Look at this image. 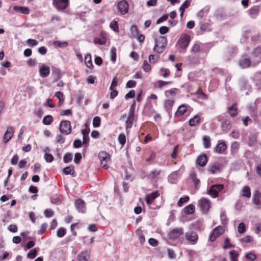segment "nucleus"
Returning a JSON list of instances; mask_svg holds the SVG:
<instances>
[{
	"label": "nucleus",
	"mask_w": 261,
	"mask_h": 261,
	"mask_svg": "<svg viewBox=\"0 0 261 261\" xmlns=\"http://www.w3.org/2000/svg\"><path fill=\"white\" fill-rule=\"evenodd\" d=\"M111 54V61L113 63H115L116 60V48L115 47H112L110 51Z\"/></svg>",
	"instance_id": "49530a36"
},
{
	"label": "nucleus",
	"mask_w": 261,
	"mask_h": 261,
	"mask_svg": "<svg viewBox=\"0 0 261 261\" xmlns=\"http://www.w3.org/2000/svg\"><path fill=\"white\" fill-rule=\"evenodd\" d=\"M85 62L87 67L91 69L93 67V64L91 60V56L90 54H87L85 57Z\"/></svg>",
	"instance_id": "473e14b6"
},
{
	"label": "nucleus",
	"mask_w": 261,
	"mask_h": 261,
	"mask_svg": "<svg viewBox=\"0 0 261 261\" xmlns=\"http://www.w3.org/2000/svg\"><path fill=\"white\" fill-rule=\"evenodd\" d=\"M159 196L160 193L158 191H155L147 195L146 196V202L147 204L149 205L150 208L155 209V207L152 205V202Z\"/></svg>",
	"instance_id": "9b49d317"
},
{
	"label": "nucleus",
	"mask_w": 261,
	"mask_h": 261,
	"mask_svg": "<svg viewBox=\"0 0 261 261\" xmlns=\"http://www.w3.org/2000/svg\"><path fill=\"white\" fill-rule=\"evenodd\" d=\"M66 230L63 227L60 228L57 232V236L59 238L63 237L66 234Z\"/></svg>",
	"instance_id": "13d9d810"
},
{
	"label": "nucleus",
	"mask_w": 261,
	"mask_h": 261,
	"mask_svg": "<svg viewBox=\"0 0 261 261\" xmlns=\"http://www.w3.org/2000/svg\"><path fill=\"white\" fill-rule=\"evenodd\" d=\"M228 112L231 117H234L237 114V106L233 104L228 108Z\"/></svg>",
	"instance_id": "2f4dec72"
},
{
	"label": "nucleus",
	"mask_w": 261,
	"mask_h": 261,
	"mask_svg": "<svg viewBox=\"0 0 261 261\" xmlns=\"http://www.w3.org/2000/svg\"><path fill=\"white\" fill-rule=\"evenodd\" d=\"M75 206L79 212L84 213L86 212V207L85 203L82 199H77L75 201Z\"/></svg>",
	"instance_id": "4468645a"
},
{
	"label": "nucleus",
	"mask_w": 261,
	"mask_h": 261,
	"mask_svg": "<svg viewBox=\"0 0 261 261\" xmlns=\"http://www.w3.org/2000/svg\"><path fill=\"white\" fill-rule=\"evenodd\" d=\"M238 231L240 233H243L246 231V226L244 223H240L238 227Z\"/></svg>",
	"instance_id": "e2e57ef3"
},
{
	"label": "nucleus",
	"mask_w": 261,
	"mask_h": 261,
	"mask_svg": "<svg viewBox=\"0 0 261 261\" xmlns=\"http://www.w3.org/2000/svg\"><path fill=\"white\" fill-rule=\"evenodd\" d=\"M200 117L199 115H195L193 118L189 121V124L191 126H195L200 123Z\"/></svg>",
	"instance_id": "393cba45"
},
{
	"label": "nucleus",
	"mask_w": 261,
	"mask_h": 261,
	"mask_svg": "<svg viewBox=\"0 0 261 261\" xmlns=\"http://www.w3.org/2000/svg\"><path fill=\"white\" fill-rule=\"evenodd\" d=\"M160 74L164 77H167L170 74V71L168 69L162 68L160 69Z\"/></svg>",
	"instance_id": "69168bd1"
},
{
	"label": "nucleus",
	"mask_w": 261,
	"mask_h": 261,
	"mask_svg": "<svg viewBox=\"0 0 261 261\" xmlns=\"http://www.w3.org/2000/svg\"><path fill=\"white\" fill-rule=\"evenodd\" d=\"M149 62L151 64H154L158 62L160 56L159 55H150L149 56Z\"/></svg>",
	"instance_id": "de8ad7c7"
},
{
	"label": "nucleus",
	"mask_w": 261,
	"mask_h": 261,
	"mask_svg": "<svg viewBox=\"0 0 261 261\" xmlns=\"http://www.w3.org/2000/svg\"><path fill=\"white\" fill-rule=\"evenodd\" d=\"M14 10L23 14H28L30 13V9L27 7H21L15 6L13 7Z\"/></svg>",
	"instance_id": "412c9836"
},
{
	"label": "nucleus",
	"mask_w": 261,
	"mask_h": 261,
	"mask_svg": "<svg viewBox=\"0 0 261 261\" xmlns=\"http://www.w3.org/2000/svg\"><path fill=\"white\" fill-rule=\"evenodd\" d=\"M259 12V9L257 6L252 7L247 11L248 15L253 18H255L257 17Z\"/></svg>",
	"instance_id": "6ab92c4d"
},
{
	"label": "nucleus",
	"mask_w": 261,
	"mask_h": 261,
	"mask_svg": "<svg viewBox=\"0 0 261 261\" xmlns=\"http://www.w3.org/2000/svg\"><path fill=\"white\" fill-rule=\"evenodd\" d=\"M171 83V82H165L162 80H159L154 84V86L156 87H158L159 88L161 89L163 86L168 84H170Z\"/></svg>",
	"instance_id": "a18cd8bd"
},
{
	"label": "nucleus",
	"mask_w": 261,
	"mask_h": 261,
	"mask_svg": "<svg viewBox=\"0 0 261 261\" xmlns=\"http://www.w3.org/2000/svg\"><path fill=\"white\" fill-rule=\"evenodd\" d=\"M224 188L222 184L214 185L210 187L207 190V193L213 198H216L218 196L219 193Z\"/></svg>",
	"instance_id": "39448f33"
},
{
	"label": "nucleus",
	"mask_w": 261,
	"mask_h": 261,
	"mask_svg": "<svg viewBox=\"0 0 261 261\" xmlns=\"http://www.w3.org/2000/svg\"><path fill=\"white\" fill-rule=\"evenodd\" d=\"M72 159V154L70 153H66L63 156V161L64 163H68Z\"/></svg>",
	"instance_id": "bf43d9fd"
},
{
	"label": "nucleus",
	"mask_w": 261,
	"mask_h": 261,
	"mask_svg": "<svg viewBox=\"0 0 261 261\" xmlns=\"http://www.w3.org/2000/svg\"><path fill=\"white\" fill-rule=\"evenodd\" d=\"M242 196L246 198H250L251 196L250 189L248 186H245L242 189Z\"/></svg>",
	"instance_id": "4c0bfd02"
},
{
	"label": "nucleus",
	"mask_w": 261,
	"mask_h": 261,
	"mask_svg": "<svg viewBox=\"0 0 261 261\" xmlns=\"http://www.w3.org/2000/svg\"><path fill=\"white\" fill-rule=\"evenodd\" d=\"M250 35H251V30H247L244 31L240 38V43L242 44H246L248 39L250 37Z\"/></svg>",
	"instance_id": "2eb2a0df"
},
{
	"label": "nucleus",
	"mask_w": 261,
	"mask_h": 261,
	"mask_svg": "<svg viewBox=\"0 0 261 261\" xmlns=\"http://www.w3.org/2000/svg\"><path fill=\"white\" fill-rule=\"evenodd\" d=\"M37 254V250L36 249L31 250L28 253L27 256L30 259H34L35 258Z\"/></svg>",
	"instance_id": "864d4df0"
},
{
	"label": "nucleus",
	"mask_w": 261,
	"mask_h": 261,
	"mask_svg": "<svg viewBox=\"0 0 261 261\" xmlns=\"http://www.w3.org/2000/svg\"><path fill=\"white\" fill-rule=\"evenodd\" d=\"M135 120V114L128 113L127 119L125 121L126 129L130 128L133 126V122Z\"/></svg>",
	"instance_id": "aec40b11"
},
{
	"label": "nucleus",
	"mask_w": 261,
	"mask_h": 261,
	"mask_svg": "<svg viewBox=\"0 0 261 261\" xmlns=\"http://www.w3.org/2000/svg\"><path fill=\"white\" fill-rule=\"evenodd\" d=\"M60 132L65 135H68L71 132V123L68 120L61 121L59 128Z\"/></svg>",
	"instance_id": "0eeeda50"
},
{
	"label": "nucleus",
	"mask_w": 261,
	"mask_h": 261,
	"mask_svg": "<svg viewBox=\"0 0 261 261\" xmlns=\"http://www.w3.org/2000/svg\"><path fill=\"white\" fill-rule=\"evenodd\" d=\"M187 106L185 105H181V106H180L178 107L177 111L175 113V115L177 116H182L184 114H185V113L187 112Z\"/></svg>",
	"instance_id": "cd10ccee"
},
{
	"label": "nucleus",
	"mask_w": 261,
	"mask_h": 261,
	"mask_svg": "<svg viewBox=\"0 0 261 261\" xmlns=\"http://www.w3.org/2000/svg\"><path fill=\"white\" fill-rule=\"evenodd\" d=\"M183 233V228L179 227L173 229L169 232L168 235L170 239L175 240L179 238Z\"/></svg>",
	"instance_id": "9d476101"
},
{
	"label": "nucleus",
	"mask_w": 261,
	"mask_h": 261,
	"mask_svg": "<svg viewBox=\"0 0 261 261\" xmlns=\"http://www.w3.org/2000/svg\"><path fill=\"white\" fill-rule=\"evenodd\" d=\"M98 157L100 162L103 161H110V155L105 151H100L99 153Z\"/></svg>",
	"instance_id": "c85d7f7f"
},
{
	"label": "nucleus",
	"mask_w": 261,
	"mask_h": 261,
	"mask_svg": "<svg viewBox=\"0 0 261 261\" xmlns=\"http://www.w3.org/2000/svg\"><path fill=\"white\" fill-rule=\"evenodd\" d=\"M118 141L119 143L122 145H124L126 142L125 136L123 134H121L118 136Z\"/></svg>",
	"instance_id": "338daca9"
},
{
	"label": "nucleus",
	"mask_w": 261,
	"mask_h": 261,
	"mask_svg": "<svg viewBox=\"0 0 261 261\" xmlns=\"http://www.w3.org/2000/svg\"><path fill=\"white\" fill-rule=\"evenodd\" d=\"M240 147V144L238 142L235 141L232 143L230 146L231 153L233 154L237 153Z\"/></svg>",
	"instance_id": "72a5a7b5"
},
{
	"label": "nucleus",
	"mask_w": 261,
	"mask_h": 261,
	"mask_svg": "<svg viewBox=\"0 0 261 261\" xmlns=\"http://www.w3.org/2000/svg\"><path fill=\"white\" fill-rule=\"evenodd\" d=\"M252 60L255 66L261 62V46L255 47L251 52Z\"/></svg>",
	"instance_id": "423d86ee"
},
{
	"label": "nucleus",
	"mask_w": 261,
	"mask_h": 261,
	"mask_svg": "<svg viewBox=\"0 0 261 261\" xmlns=\"http://www.w3.org/2000/svg\"><path fill=\"white\" fill-rule=\"evenodd\" d=\"M117 8L121 14L123 15L127 13L128 10L127 2L125 0L120 1L117 4Z\"/></svg>",
	"instance_id": "ddd939ff"
},
{
	"label": "nucleus",
	"mask_w": 261,
	"mask_h": 261,
	"mask_svg": "<svg viewBox=\"0 0 261 261\" xmlns=\"http://www.w3.org/2000/svg\"><path fill=\"white\" fill-rule=\"evenodd\" d=\"M178 178V172L175 171L171 173L168 176V181L172 184L176 183Z\"/></svg>",
	"instance_id": "bb28decb"
},
{
	"label": "nucleus",
	"mask_w": 261,
	"mask_h": 261,
	"mask_svg": "<svg viewBox=\"0 0 261 261\" xmlns=\"http://www.w3.org/2000/svg\"><path fill=\"white\" fill-rule=\"evenodd\" d=\"M53 44L60 48H65L67 46L68 42L67 41H54Z\"/></svg>",
	"instance_id": "c03bdc74"
},
{
	"label": "nucleus",
	"mask_w": 261,
	"mask_h": 261,
	"mask_svg": "<svg viewBox=\"0 0 261 261\" xmlns=\"http://www.w3.org/2000/svg\"><path fill=\"white\" fill-rule=\"evenodd\" d=\"M44 159L48 163H51L54 160V156L51 154L45 153L44 154Z\"/></svg>",
	"instance_id": "774afa93"
},
{
	"label": "nucleus",
	"mask_w": 261,
	"mask_h": 261,
	"mask_svg": "<svg viewBox=\"0 0 261 261\" xmlns=\"http://www.w3.org/2000/svg\"><path fill=\"white\" fill-rule=\"evenodd\" d=\"M53 121V117L51 115H47L44 117L43 123L45 125H49L52 123Z\"/></svg>",
	"instance_id": "8fccbe9b"
},
{
	"label": "nucleus",
	"mask_w": 261,
	"mask_h": 261,
	"mask_svg": "<svg viewBox=\"0 0 261 261\" xmlns=\"http://www.w3.org/2000/svg\"><path fill=\"white\" fill-rule=\"evenodd\" d=\"M220 171V166L218 165L214 164L211 166L210 168V171L212 174L219 172Z\"/></svg>",
	"instance_id": "09e8293b"
},
{
	"label": "nucleus",
	"mask_w": 261,
	"mask_h": 261,
	"mask_svg": "<svg viewBox=\"0 0 261 261\" xmlns=\"http://www.w3.org/2000/svg\"><path fill=\"white\" fill-rule=\"evenodd\" d=\"M227 146L225 143L222 141H219V142L215 147V150L216 152L222 154L226 150Z\"/></svg>",
	"instance_id": "f3484780"
},
{
	"label": "nucleus",
	"mask_w": 261,
	"mask_h": 261,
	"mask_svg": "<svg viewBox=\"0 0 261 261\" xmlns=\"http://www.w3.org/2000/svg\"><path fill=\"white\" fill-rule=\"evenodd\" d=\"M231 261H238L239 254L236 250H231L230 252Z\"/></svg>",
	"instance_id": "3c124183"
},
{
	"label": "nucleus",
	"mask_w": 261,
	"mask_h": 261,
	"mask_svg": "<svg viewBox=\"0 0 261 261\" xmlns=\"http://www.w3.org/2000/svg\"><path fill=\"white\" fill-rule=\"evenodd\" d=\"M83 136L88 135L90 132V128L87 123H85L81 130Z\"/></svg>",
	"instance_id": "052dcab7"
},
{
	"label": "nucleus",
	"mask_w": 261,
	"mask_h": 261,
	"mask_svg": "<svg viewBox=\"0 0 261 261\" xmlns=\"http://www.w3.org/2000/svg\"><path fill=\"white\" fill-rule=\"evenodd\" d=\"M197 94L198 95V97L199 98L202 99H206L207 98V96L203 93L201 89H198L197 91Z\"/></svg>",
	"instance_id": "0e129e2a"
},
{
	"label": "nucleus",
	"mask_w": 261,
	"mask_h": 261,
	"mask_svg": "<svg viewBox=\"0 0 261 261\" xmlns=\"http://www.w3.org/2000/svg\"><path fill=\"white\" fill-rule=\"evenodd\" d=\"M161 172L160 170L154 169L148 174V177L150 179H154L160 174Z\"/></svg>",
	"instance_id": "e433bc0d"
},
{
	"label": "nucleus",
	"mask_w": 261,
	"mask_h": 261,
	"mask_svg": "<svg viewBox=\"0 0 261 261\" xmlns=\"http://www.w3.org/2000/svg\"><path fill=\"white\" fill-rule=\"evenodd\" d=\"M50 73V68L46 65H42L39 69V74L42 77H47Z\"/></svg>",
	"instance_id": "a211bd4d"
},
{
	"label": "nucleus",
	"mask_w": 261,
	"mask_h": 261,
	"mask_svg": "<svg viewBox=\"0 0 261 261\" xmlns=\"http://www.w3.org/2000/svg\"><path fill=\"white\" fill-rule=\"evenodd\" d=\"M9 255V253L5 251L4 246L3 245H0V260H4Z\"/></svg>",
	"instance_id": "7c9ffc66"
},
{
	"label": "nucleus",
	"mask_w": 261,
	"mask_h": 261,
	"mask_svg": "<svg viewBox=\"0 0 261 261\" xmlns=\"http://www.w3.org/2000/svg\"><path fill=\"white\" fill-rule=\"evenodd\" d=\"M160 39L161 40V41L162 42V45H159V43L156 41L153 47V50L159 54L162 53L164 51L167 44V40L165 37H161Z\"/></svg>",
	"instance_id": "1a4fd4ad"
},
{
	"label": "nucleus",
	"mask_w": 261,
	"mask_h": 261,
	"mask_svg": "<svg viewBox=\"0 0 261 261\" xmlns=\"http://www.w3.org/2000/svg\"><path fill=\"white\" fill-rule=\"evenodd\" d=\"M221 127L223 131L228 132L231 128V125L229 121L225 120L222 122Z\"/></svg>",
	"instance_id": "a19ab883"
},
{
	"label": "nucleus",
	"mask_w": 261,
	"mask_h": 261,
	"mask_svg": "<svg viewBox=\"0 0 261 261\" xmlns=\"http://www.w3.org/2000/svg\"><path fill=\"white\" fill-rule=\"evenodd\" d=\"M253 81L258 88L261 87V71L256 72L253 76Z\"/></svg>",
	"instance_id": "4be33fe9"
},
{
	"label": "nucleus",
	"mask_w": 261,
	"mask_h": 261,
	"mask_svg": "<svg viewBox=\"0 0 261 261\" xmlns=\"http://www.w3.org/2000/svg\"><path fill=\"white\" fill-rule=\"evenodd\" d=\"M184 211L186 214H192L195 212V206L193 204H189L184 208Z\"/></svg>",
	"instance_id": "c9c22d12"
},
{
	"label": "nucleus",
	"mask_w": 261,
	"mask_h": 261,
	"mask_svg": "<svg viewBox=\"0 0 261 261\" xmlns=\"http://www.w3.org/2000/svg\"><path fill=\"white\" fill-rule=\"evenodd\" d=\"M207 162V156L203 154L199 156L197 160V163L200 166H204Z\"/></svg>",
	"instance_id": "a878e982"
},
{
	"label": "nucleus",
	"mask_w": 261,
	"mask_h": 261,
	"mask_svg": "<svg viewBox=\"0 0 261 261\" xmlns=\"http://www.w3.org/2000/svg\"><path fill=\"white\" fill-rule=\"evenodd\" d=\"M55 95L59 99V105L61 106L65 99L63 93L62 92L58 91L55 93Z\"/></svg>",
	"instance_id": "79ce46f5"
},
{
	"label": "nucleus",
	"mask_w": 261,
	"mask_h": 261,
	"mask_svg": "<svg viewBox=\"0 0 261 261\" xmlns=\"http://www.w3.org/2000/svg\"><path fill=\"white\" fill-rule=\"evenodd\" d=\"M186 240L188 243L190 245H195L197 244L198 240V235L194 231H189L185 234Z\"/></svg>",
	"instance_id": "20e7f679"
},
{
	"label": "nucleus",
	"mask_w": 261,
	"mask_h": 261,
	"mask_svg": "<svg viewBox=\"0 0 261 261\" xmlns=\"http://www.w3.org/2000/svg\"><path fill=\"white\" fill-rule=\"evenodd\" d=\"M142 68L146 72L150 71L151 69L150 65L146 60L143 62Z\"/></svg>",
	"instance_id": "6e6d98bb"
},
{
	"label": "nucleus",
	"mask_w": 261,
	"mask_h": 261,
	"mask_svg": "<svg viewBox=\"0 0 261 261\" xmlns=\"http://www.w3.org/2000/svg\"><path fill=\"white\" fill-rule=\"evenodd\" d=\"M190 42V37L188 34H182L179 38L176 46L179 49L185 50L188 46Z\"/></svg>",
	"instance_id": "f03ea898"
},
{
	"label": "nucleus",
	"mask_w": 261,
	"mask_h": 261,
	"mask_svg": "<svg viewBox=\"0 0 261 261\" xmlns=\"http://www.w3.org/2000/svg\"><path fill=\"white\" fill-rule=\"evenodd\" d=\"M224 232V229L222 226H218L216 227L210 236V240L211 242H214L217 237L222 234Z\"/></svg>",
	"instance_id": "f8f14e48"
},
{
	"label": "nucleus",
	"mask_w": 261,
	"mask_h": 261,
	"mask_svg": "<svg viewBox=\"0 0 261 261\" xmlns=\"http://www.w3.org/2000/svg\"><path fill=\"white\" fill-rule=\"evenodd\" d=\"M253 201L255 204L261 206V193L256 191L253 195Z\"/></svg>",
	"instance_id": "b1692460"
},
{
	"label": "nucleus",
	"mask_w": 261,
	"mask_h": 261,
	"mask_svg": "<svg viewBox=\"0 0 261 261\" xmlns=\"http://www.w3.org/2000/svg\"><path fill=\"white\" fill-rule=\"evenodd\" d=\"M200 49L201 46L200 43H196L195 44H194V45L193 46L191 49V53L193 54H196L199 52L200 50Z\"/></svg>",
	"instance_id": "4d7b16f0"
},
{
	"label": "nucleus",
	"mask_w": 261,
	"mask_h": 261,
	"mask_svg": "<svg viewBox=\"0 0 261 261\" xmlns=\"http://www.w3.org/2000/svg\"><path fill=\"white\" fill-rule=\"evenodd\" d=\"M63 173L65 175H73L74 173V166H69L64 168L63 170Z\"/></svg>",
	"instance_id": "f704fd0d"
},
{
	"label": "nucleus",
	"mask_w": 261,
	"mask_h": 261,
	"mask_svg": "<svg viewBox=\"0 0 261 261\" xmlns=\"http://www.w3.org/2000/svg\"><path fill=\"white\" fill-rule=\"evenodd\" d=\"M100 125V118L98 116H96L93 120V125L94 127H99Z\"/></svg>",
	"instance_id": "680f3d73"
},
{
	"label": "nucleus",
	"mask_w": 261,
	"mask_h": 261,
	"mask_svg": "<svg viewBox=\"0 0 261 261\" xmlns=\"http://www.w3.org/2000/svg\"><path fill=\"white\" fill-rule=\"evenodd\" d=\"M238 64L242 69L256 67L255 64H253L252 60L246 54H243L241 56L239 60Z\"/></svg>",
	"instance_id": "f257e3e1"
},
{
	"label": "nucleus",
	"mask_w": 261,
	"mask_h": 261,
	"mask_svg": "<svg viewBox=\"0 0 261 261\" xmlns=\"http://www.w3.org/2000/svg\"><path fill=\"white\" fill-rule=\"evenodd\" d=\"M198 204L202 213L206 214L211 208V202L209 199L202 197L198 200Z\"/></svg>",
	"instance_id": "7ed1b4c3"
},
{
	"label": "nucleus",
	"mask_w": 261,
	"mask_h": 261,
	"mask_svg": "<svg viewBox=\"0 0 261 261\" xmlns=\"http://www.w3.org/2000/svg\"><path fill=\"white\" fill-rule=\"evenodd\" d=\"M14 134V128L12 126H9L7 128V131L4 134L3 138V141L4 143H7L12 137Z\"/></svg>",
	"instance_id": "dca6fc26"
},
{
	"label": "nucleus",
	"mask_w": 261,
	"mask_h": 261,
	"mask_svg": "<svg viewBox=\"0 0 261 261\" xmlns=\"http://www.w3.org/2000/svg\"><path fill=\"white\" fill-rule=\"evenodd\" d=\"M90 254L88 251H83L77 255L79 261H88Z\"/></svg>",
	"instance_id": "5701e85b"
},
{
	"label": "nucleus",
	"mask_w": 261,
	"mask_h": 261,
	"mask_svg": "<svg viewBox=\"0 0 261 261\" xmlns=\"http://www.w3.org/2000/svg\"><path fill=\"white\" fill-rule=\"evenodd\" d=\"M203 144L205 148L210 147L211 143L210 142V138L208 136H204L203 137Z\"/></svg>",
	"instance_id": "37998d69"
},
{
	"label": "nucleus",
	"mask_w": 261,
	"mask_h": 261,
	"mask_svg": "<svg viewBox=\"0 0 261 261\" xmlns=\"http://www.w3.org/2000/svg\"><path fill=\"white\" fill-rule=\"evenodd\" d=\"M175 89H172L170 90H166L165 92L166 97H174L176 95V92L175 91Z\"/></svg>",
	"instance_id": "5fc2aeb1"
},
{
	"label": "nucleus",
	"mask_w": 261,
	"mask_h": 261,
	"mask_svg": "<svg viewBox=\"0 0 261 261\" xmlns=\"http://www.w3.org/2000/svg\"><path fill=\"white\" fill-rule=\"evenodd\" d=\"M110 28L114 31L115 32H118L119 27L118 23L115 20H113L110 24Z\"/></svg>",
	"instance_id": "603ef678"
},
{
	"label": "nucleus",
	"mask_w": 261,
	"mask_h": 261,
	"mask_svg": "<svg viewBox=\"0 0 261 261\" xmlns=\"http://www.w3.org/2000/svg\"><path fill=\"white\" fill-rule=\"evenodd\" d=\"M53 4L59 11H63L69 5V0H53Z\"/></svg>",
	"instance_id": "6e6552de"
},
{
	"label": "nucleus",
	"mask_w": 261,
	"mask_h": 261,
	"mask_svg": "<svg viewBox=\"0 0 261 261\" xmlns=\"http://www.w3.org/2000/svg\"><path fill=\"white\" fill-rule=\"evenodd\" d=\"M174 103V100L173 99H166L164 102V106L166 110L170 112L172 109V106Z\"/></svg>",
	"instance_id": "c756f323"
},
{
	"label": "nucleus",
	"mask_w": 261,
	"mask_h": 261,
	"mask_svg": "<svg viewBox=\"0 0 261 261\" xmlns=\"http://www.w3.org/2000/svg\"><path fill=\"white\" fill-rule=\"evenodd\" d=\"M251 41L253 43H255L259 40V35L258 33L251 30V35H250Z\"/></svg>",
	"instance_id": "ea45409f"
},
{
	"label": "nucleus",
	"mask_w": 261,
	"mask_h": 261,
	"mask_svg": "<svg viewBox=\"0 0 261 261\" xmlns=\"http://www.w3.org/2000/svg\"><path fill=\"white\" fill-rule=\"evenodd\" d=\"M93 42L95 44L104 45L107 43V39L105 37L101 36L100 38H94Z\"/></svg>",
	"instance_id": "58836bf2"
}]
</instances>
